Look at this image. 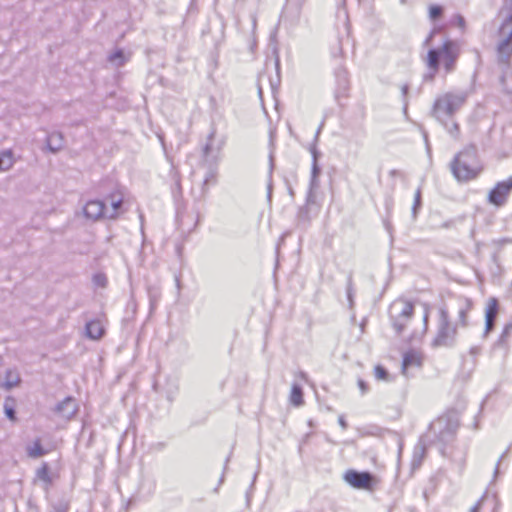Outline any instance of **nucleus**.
Instances as JSON below:
<instances>
[{"instance_id": "1", "label": "nucleus", "mask_w": 512, "mask_h": 512, "mask_svg": "<svg viewBox=\"0 0 512 512\" xmlns=\"http://www.w3.org/2000/svg\"><path fill=\"white\" fill-rule=\"evenodd\" d=\"M460 49L456 42L448 39L440 47L432 48L428 51L425 63L432 71L431 78H434L442 65L446 73H451L456 67Z\"/></svg>"}, {"instance_id": "2", "label": "nucleus", "mask_w": 512, "mask_h": 512, "mask_svg": "<svg viewBox=\"0 0 512 512\" xmlns=\"http://www.w3.org/2000/svg\"><path fill=\"white\" fill-rule=\"evenodd\" d=\"M482 171L474 150H463L452 163V172L459 181L475 179Z\"/></svg>"}, {"instance_id": "3", "label": "nucleus", "mask_w": 512, "mask_h": 512, "mask_svg": "<svg viewBox=\"0 0 512 512\" xmlns=\"http://www.w3.org/2000/svg\"><path fill=\"white\" fill-rule=\"evenodd\" d=\"M415 312L414 303L404 297L395 299L389 308V317L397 332L405 330Z\"/></svg>"}, {"instance_id": "4", "label": "nucleus", "mask_w": 512, "mask_h": 512, "mask_svg": "<svg viewBox=\"0 0 512 512\" xmlns=\"http://www.w3.org/2000/svg\"><path fill=\"white\" fill-rule=\"evenodd\" d=\"M496 37L497 60L499 63L509 65L512 59V15L503 20Z\"/></svg>"}, {"instance_id": "5", "label": "nucleus", "mask_w": 512, "mask_h": 512, "mask_svg": "<svg viewBox=\"0 0 512 512\" xmlns=\"http://www.w3.org/2000/svg\"><path fill=\"white\" fill-rule=\"evenodd\" d=\"M465 102V97L459 94L446 93L440 96L434 104V113L437 117L452 115Z\"/></svg>"}, {"instance_id": "6", "label": "nucleus", "mask_w": 512, "mask_h": 512, "mask_svg": "<svg viewBox=\"0 0 512 512\" xmlns=\"http://www.w3.org/2000/svg\"><path fill=\"white\" fill-rule=\"evenodd\" d=\"M344 481L355 489L372 490L378 480L369 472L347 470L343 475Z\"/></svg>"}, {"instance_id": "7", "label": "nucleus", "mask_w": 512, "mask_h": 512, "mask_svg": "<svg viewBox=\"0 0 512 512\" xmlns=\"http://www.w3.org/2000/svg\"><path fill=\"white\" fill-rule=\"evenodd\" d=\"M512 191V176L504 181L497 182L492 190L489 192L488 200L495 206H502L507 202V199Z\"/></svg>"}, {"instance_id": "8", "label": "nucleus", "mask_w": 512, "mask_h": 512, "mask_svg": "<svg viewBox=\"0 0 512 512\" xmlns=\"http://www.w3.org/2000/svg\"><path fill=\"white\" fill-rule=\"evenodd\" d=\"M83 213L87 219L93 221L108 217L105 203L100 200L88 201L83 208Z\"/></svg>"}, {"instance_id": "9", "label": "nucleus", "mask_w": 512, "mask_h": 512, "mask_svg": "<svg viewBox=\"0 0 512 512\" xmlns=\"http://www.w3.org/2000/svg\"><path fill=\"white\" fill-rule=\"evenodd\" d=\"M499 313V302L495 297L487 300L485 308V334L490 333L495 325L496 317Z\"/></svg>"}, {"instance_id": "10", "label": "nucleus", "mask_w": 512, "mask_h": 512, "mask_svg": "<svg viewBox=\"0 0 512 512\" xmlns=\"http://www.w3.org/2000/svg\"><path fill=\"white\" fill-rule=\"evenodd\" d=\"M423 362V355L419 351L409 350L403 355L402 374L407 375L411 368H420Z\"/></svg>"}, {"instance_id": "11", "label": "nucleus", "mask_w": 512, "mask_h": 512, "mask_svg": "<svg viewBox=\"0 0 512 512\" xmlns=\"http://www.w3.org/2000/svg\"><path fill=\"white\" fill-rule=\"evenodd\" d=\"M110 209H107L108 218L115 219L122 213L124 195L120 190H115L108 196Z\"/></svg>"}, {"instance_id": "12", "label": "nucleus", "mask_w": 512, "mask_h": 512, "mask_svg": "<svg viewBox=\"0 0 512 512\" xmlns=\"http://www.w3.org/2000/svg\"><path fill=\"white\" fill-rule=\"evenodd\" d=\"M440 317H441V327H440V330H439V334L435 340V342L438 344V345H441L445 342V339L448 335V330H449V314H448V311L442 309L440 311Z\"/></svg>"}, {"instance_id": "13", "label": "nucleus", "mask_w": 512, "mask_h": 512, "mask_svg": "<svg viewBox=\"0 0 512 512\" xmlns=\"http://www.w3.org/2000/svg\"><path fill=\"white\" fill-rule=\"evenodd\" d=\"M86 332L91 339L98 340L104 335L105 330L101 321L92 320L87 323Z\"/></svg>"}, {"instance_id": "14", "label": "nucleus", "mask_w": 512, "mask_h": 512, "mask_svg": "<svg viewBox=\"0 0 512 512\" xmlns=\"http://www.w3.org/2000/svg\"><path fill=\"white\" fill-rule=\"evenodd\" d=\"M473 306H474L473 301L469 298H466L463 308H461L458 312V319H459L460 326H462V327L468 326V315H469L470 311L473 309Z\"/></svg>"}, {"instance_id": "15", "label": "nucleus", "mask_w": 512, "mask_h": 512, "mask_svg": "<svg viewBox=\"0 0 512 512\" xmlns=\"http://www.w3.org/2000/svg\"><path fill=\"white\" fill-rule=\"evenodd\" d=\"M47 453L48 451L42 446L40 439H36L33 444L27 448V455L30 458H39Z\"/></svg>"}, {"instance_id": "16", "label": "nucleus", "mask_w": 512, "mask_h": 512, "mask_svg": "<svg viewBox=\"0 0 512 512\" xmlns=\"http://www.w3.org/2000/svg\"><path fill=\"white\" fill-rule=\"evenodd\" d=\"M289 400L290 403L296 407H299L304 403L303 391L299 385L294 384L292 386Z\"/></svg>"}, {"instance_id": "17", "label": "nucleus", "mask_w": 512, "mask_h": 512, "mask_svg": "<svg viewBox=\"0 0 512 512\" xmlns=\"http://www.w3.org/2000/svg\"><path fill=\"white\" fill-rule=\"evenodd\" d=\"M14 156L10 150L0 153V171H6L13 166Z\"/></svg>"}, {"instance_id": "18", "label": "nucleus", "mask_w": 512, "mask_h": 512, "mask_svg": "<svg viewBox=\"0 0 512 512\" xmlns=\"http://www.w3.org/2000/svg\"><path fill=\"white\" fill-rule=\"evenodd\" d=\"M36 476L39 480L50 485L52 483V478L50 475V470L47 463H43L41 467L37 470Z\"/></svg>"}, {"instance_id": "19", "label": "nucleus", "mask_w": 512, "mask_h": 512, "mask_svg": "<svg viewBox=\"0 0 512 512\" xmlns=\"http://www.w3.org/2000/svg\"><path fill=\"white\" fill-rule=\"evenodd\" d=\"M15 400L12 397H7L4 403V412L7 418L11 421H16L15 410H14Z\"/></svg>"}, {"instance_id": "20", "label": "nucleus", "mask_w": 512, "mask_h": 512, "mask_svg": "<svg viewBox=\"0 0 512 512\" xmlns=\"http://www.w3.org/2000/svg\"><path fill=\"white\" fill-rule=\"evenodd\" d=\"M443 12H444V9L442 6L433 4V5H430L428 8V17L430 20L435 21V20L439 19L440 17H442Z\"/></svg>"}, {"instance_id": "21", "label": "nucleus", "mask_w": 512, "mask_h": 512, "mask_svg": "<svg viewBox=\"0 0 512 512\" xmlns=\"http://www.w3.org/2000/svg\"><path fill=\"white\" fill-rule=\"evenodd\" d=\"M374 376L375 378L378 380V381H388L390 379V376H389V373L388 371L386 370V368L381 365V364H378L374 367Z\"/></svg>"}, {"instance_id": "22", "label": "nucleus", "mask_w": 512, "mask_h": 512, "mask_svg": "<svg viewBox=\"0 0 512 512\" xmlns=\"http://www.w3.org/2000/svg\"><path fill=\"white\" fill-rule=\"evenodd\" d=\"M20 383V378L18 374H15L13 372H8L7 374V380L4 384L6 388H12L14 386H17Z\"/></svg>"}, {"instance_id": "23", "label": "nucleus", "mask_w": 512, "mask_h": 512, "mask_svg": "<svg viewBox=\"0 0 512 512\" xmlns=\"http://www.w3.org/2000/svg\"><path fill=\"white\" fill-rule=\"evenodd\" d=\"M357 385L361 391L362 394H365L368 392L369 390V386L368 384L363 380V379H358L357 380Z\"/></svg>"}, {"instance_id": "24", "label": "nucleus", "mask_w": 512, "mask_h": 512, "mask_svg": "<svg viewBox=\"0 0 512 512\" xmlns=\"http://www.w3.org/2000/svg\"><path fill=\"white\" fill-rule=\"evenodd\" d=\"M429 317H430V308H429V305H425V312L423 315V322H424L425 326L428 324Z\"/></svg>"}, {"instance_id": "25", "label": "nucleus", "mask_w": 512, "mask_h": 512, "mask_svg": "<svg viewBox=\"0 0 512 512\" xmlns=\"http://www.w3.org/2000/svg\"><path fill=\"white\" fill-rule=\"evenodd\" d=\"M457 21H458V25L461 27V28H464L465 27V20L462 16H458L457 17Z\"/></svg>"}, {"instance_id": "26", "label": "nucleus", "mask_w": 512, "mask_h": 512, "mask_svg": "<svg viewBox=\"0 0 512 512\" xmlns=\"http://www.w3.org/2000/svg\"><path fill=\"white\" fill-rule=\"evenodd\" d=\"M116 56L120 57L121 56V52H118L117 54H115L112 59H114Z\"/></svg>"}, {"instance_id": "27", "label": "nucleus", "mask_w": 512, "mask_h": 512, "mask_svg": "<svg viewBox=\"0 0 512 512\" xmlns=\"http://www.w3.org/2000/svg\"><path fill=\"white\" fill-rule=\"evenodd\" d=\"M57 512H67V510L66 509H61V510H59Z\"/></svg>"}, {"instance_id": "28", "label": "nucleus", "mask_w": 512, "mask_h": 512, "mask_svg": "<svg viewBox=\"0 0 512 512\" xmlns=\"http://www.w3.org/2000/svg\"><path fill=\"white\" fill-rule=\"evenodd\" d=\"M64 404H66V403H65V402H64V403H62L61 405H59V407H58V408H59V409H61V408H62V406H63Z\"/></svg>"}]
</instances>
